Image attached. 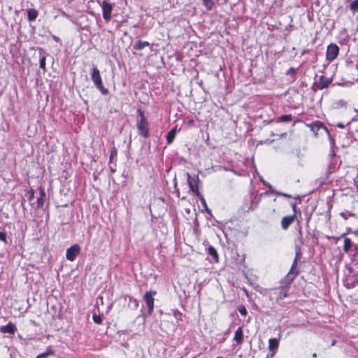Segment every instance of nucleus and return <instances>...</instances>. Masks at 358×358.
Returning <instances> with one entry per match:
<instances>
[{"mask_svg":"<svg viewBox=\"0 0 358 358\" xmlns=\"http://www.w3.org/2000/svg\"><path fill=\"white\" fill-rule=\"evenodd\" d=\"M137 113L138 117L137 119L136 127L138 134L144 138H148L150 134L148 122L141 109H138Z\"/></svg>","mask_w":358,"mask_h":358,"instance_id":"f257e3e1","label":"nucleus"},{"mask_svg":"<svg viewBox=\"0 0 358 358\" xmlns=\"http://www.w3.org/2000/svg\"><path fill=\"white\" fill-rule=\"evenodd\" d=\"M91 79L94 83L96 87L101 92V94L106 95L109 93V91L106 88L102 83V79L100 75V71L96 66H93L91 73Z\"/></svg>","mask_w":358,"mask_h":358,"instance_id":"f03ea898","label":"nucleus"},{"mask_svg":"<svg viewBox=\"0 0 358 358\" xmlns=\"http://www.w3.org/2000/svg\"><path fill=\"white\" fill-rule=\"evenodd\" d=\"M299 272L296 268V260L293 262L292 267L289 271V273L285 276L281 280L280 284L282 287H286L289 289V286L295 279V278L298 275Z\"/></svg>","mask_w":358,"mask_h":358,"instance_id":"7ed1b4c3","label":"nucleus"},{"mask_svg":"<svg viewBox=\"0 0 358 358\" xmlns=\"http://www.w3.org/2000/svg\"><path fill=\"white\" fill-rule=\"evenodd\" d=\"M157 294L156 291L150 290L146 292L143 296L145 302L148 306V314L151 315L154 310V296Z\"/></svg>","mask_w":358,"mask_h":358,"instance_id":"20e7f679","label":"nucleus"},{"mask_svg":"<svg viewBox=\"0 0 358 358\" xmlns=\"http://www.w3.org/2000/svg\"><path fill=\"white\" fill-rule=\"evenodd\" d=\"M308 127L310 129V131H313L315 136H317L319 135V131L320 130H322L328 134L329 138L332 139L329 130L325 126H324V124L321 122L316 121L315 122L308 124Z\"/></svg>","mask_w":358,"mask_h":358,"instance_id":"39448f33","label":"nucleus"},{"mask_svg":"<svg viewBox=\"0 0 358 358\" xmlns=\"http://www.w3.org/2000/svg\"><path fill=\"white\" fill-rule=\"evenodd\" d=\"M349 275H347L344 285L348 289L353 288L358 285V276L353 273L352 269L348 268Z\"/></svg>","mask_w":358,"mask_h":358,"instance_id":"423d86ee","label":"nucleus"},{"mask_svg":"<svg viewBox=\"0 0 358 358\" xmlns=\"http://www.w3.org/2000/svg\"><path fill=\"white\" fill-rule=\"evenodd\" d=\"M102 11H103V17L104 20L108 22L111 19V13L113 10V5L109 3L106 0H103L101 3Z\"/></svg>","mask_w":358,"mask_h":358,"instance_id":"0eeeda50","label":"nucleus"},{"mask_svg":"<svg viewBox=\"0 0 358 358\" xmlns=\"http://www.w3.org/2000/svg\"><path fill=\"white\" fill-rule=\"evenodd\" d=\"M338 52L339 48L336 44L331 43L330 45H329L326 53L327 60L331 62L334 59H335L338 55Z\"/></svg>","mask_w":358,"mask_h":358,"instance_id":"6e6552de","label":"nucleus"},{"mask_svg":"<svg viewBox=\"0 0 358 358\" xmlns=\"http://www.w3.org/2000/svg\"><path fill=\"white\" fill-rule=\"evenodd\" d=\"M186 175L187 178V183L190 189L197 196L200 194L198 188V183L199 181L198 176L192 177L189 173H187Z\"/></svg>","mask_w":358,"mask_h":358,"instance_id":"1a4fd4ad","label":"nucleus"},{"mask_svg":"<svg viewBox=\"0 0 358 358\" xmlns=\"http://www.w3.org/2000/svg\"><path fill=\"white\" fill-rule=\"evenodd\" d=\"M80 247L78 244H74L66 250V259L71 262L75 260L76 257L79 255Z\"/></svg>","mask_w":358,"mask_h":358,"instance_id":"9d476101","label":"nucleus"},{"mask_svg":"<svg viewBox=\"0 0 358 358\" xmlns=\"http://www.w3.org/2000/svg\"><path fill=\"white\" fill-rule=\"evenodd\" d=\"M272 291L274 294L277 295L276 301L279 302L282 299L288 296L289 289L286 287L280 286V287L273 289Z\"/></svg>","mask_w":358,"mask_h":358,"instance_id":"9b49d317","label":"nucleus"},{"mask_svg":"<svg viewBox=\"0 0 358 358\" xmlns=\"http://www.w3.org/2000/svg\"><path fill=\"white\" fill-rule=\"evenodd\" d=\"M332 83L331 78H327L324 76H321L319 79V82L317 84V88L320 90L327 88L329 85Z\"/></svg>","mask_w":358,"mask_h":358,"instance_id":"f8f14e48","label":"nucleus"},{"mask_svg":"<svg viewBox=\"0 0 358 358\" xmlns=\"http://www.w3.org/2000/svg\"><path fill=\"white\" fill-rule=\"evenodd\" d=\"M16 331V326L10 322H8L6 325L0 327V332L2 334H15Z\"/></svg>","mask_w":358,"mask_h":358,"instance_id":"ddd939ff","label":"nucleus"},{"mask_svg":"<svg viewBox=\"0 0 358 358\" xmlns=\"http://www.w3.org/2000/svg\"><path fill=\"white\" fill-rule=\"evenodd\" d=\"M296 215L285 216L281 220V227L284 230H287L289 226L294 222Z\"/></svg>","mask_w":358,"mask_h":358,"instance_id":"4468645a","label":"nucleus"},{"mask_svg":"<svg viewBox=\"0 0 358 358\" xmlns=\"http://www.w3.org/2000/svg\"><path fill=\"white\" fill-rule=\"evenodd\" d=\"M279 347V341L276 338H270L268 340V349L273 352L271 356H273Z\"/></svg>","mask_w":358,"mask_h":358,"instance_id":"2eb2a0df","label":"nucleus"},{"mask_svg":"<svg viewBox=\"0 0 358 358\" xmlns=\"http://www.w3.org/2000/svg\"><path fill=\"white\" fill-rule=\"evenodd\" d=\"M234 340L236 341L237 345H241L243 342V332L242 327H238L235 333L234 336Z\"/></svg>","mask_w":358,"mask_h":358,"instance_id":"dca6fc26","label":"nucleus"},{"mask_svg":"<svg viewBox=\"0 0 358 358\" xmlns=\"http://www.w3.org/2000/svg\"><path fill=\"white\" fill-rule=\"evenodd\" d=\"M39 194H40V196L37 199V207L43 208V206L44 205L45 196H46L45 190L43 187L40 188Z\"/></svg>","mask_w":358,"mask_h":358,"instance_id":"f3484780","label":"nucleus"},{"mask_svg":"<svg viewBox=\"0 0 358 358\" xmlns=\"http://www.w3.org/2000/svg\"><path fill=\"white\" fill-rule=\"evenodd\" d=\"M177 134V128L176 127L173 128L171 130H170L168 134H166V143L168 145H170L173 143L176 136Z\"/></svg>","mask_w":358,"mask_h":358,"instance_id":"a211bd4d","label":"nucleus"},{"mask_svg":"<svg viewBox=\"0 0 358 358\" xmlns=\"http://www.w3.org/2000/svg\"><path fill=\"white\" fill-rule=\"evenodd\" d=\"M207 252H208V254L210 256H211L215 262H218L219 256L217 252V250H215V248L213 246L209 245L207 248Z\"/></svg>","mask_w":358,"mask_h":358,"instance_id":"6ab92c4d","label":"nucleus"},{"mask_svg":"<svg viewBox=\"0 0 358 358\" xmlns=\"http://www.w3.org/2000/svg\"><path fill=\"white\" fill-rule=\"evenodd\" d=\"M150 45L148 41H138L134 45L133 48L136 50H141Z\"/></svg>","mask_w":358,"mask_h":358,"instance_id":"aec40b11","label":"nucleus"},{"mask_svg":"<svg viewBox=\"0 0 358 358\" xmlns=\"http://www.w3.org/2000/svg\"><path fill=\"white\" fill-rule=\"evenodd\" d=\"M354 244L352 241L349 238H345L344 239V245H343V251L345 253H348L350 250L354 247Z\"/></svg>","mask_w":358,"mask_h":358,"instance_id":"412c9836","label":"nucleus"},{"mask_svg":"<svg viewBox=\"0 0 358 358\" xmlns=\"http://www.w3.org/2000/svg\"><path fill=\"white\" fill-rule=\"evenodd\" d=\"M38 11L36 9H29L27 10V18L30 22L34 21L38 16Z\"/></svg>","mask_w":358,"mask_h":358,"instance_id":"4be33fe9","label":"nucleus"},{"mask_svg":"<svg viewBox=\"0 0 358 358\" xmlns=\"http://www.w3.org/2000/svg\"><path fill=\"white\" fill-rule=\"evenodd\" d=\"M292 119H293V117L291 114L283 115H281V116L278 117V118H276L275 122H289L292 120Z\"/></svg>","mask_w":358,"mask_h":358,"instance_id":"5701e85b","label":"nucleus"},{"mask_svg":"<svg viewBox=\"0 0 358 358\" xmlns=\"http://www.w3.org/2000/svg\"><path fill=\"white\" fill-rule=\"evenodd\" d=\"M117 150L115 147H113L110 152V157H109L110 164H113V161L114 159L117 158Z\"/></svg>","mask_w":358,"mask_h":358,"instance_id":"b1692460","label":"nucleus"},{"mask_svg":"<svg viewBox=\"0 0 358 358\" xmlns=\"http://www.w3.org/2000/svg\"><path fill=\"white\" fill-rule=\"evenodd\" d=\"M350 9L353 12H358V0H355L350 5Z\"/></svg>","mask_w":358,"mask_h":358,"instance_id":"393cba45","label":"nucleus"},{"mask_svg":"<svg viewBox=\"0 0 358 358\" xmlns=\"http://www.w3.org/2000/svg\"><path fill=\"white\" fill-rule=\"evenodd\" d=\"M197 196L199 197L202 206L206 208L207 212H210V210L208 208V206H207V204H206V200H205L203 196L200 193L199 194L197 195Z\"/></svg>","mask_w":358,"mask_h":358,"instance_id":"a878e982","label":"nucleus"},{"mask_svg":"<svg viewBox=\"0 0 358 358\" xmlns=\"http://www.w3.org/2000/svg\"><path fill=\"white\" fill-rule=\"evenodd\" d=\"M203 5L206 6L207 10H210L212 9L213 6V2L212 0H202Z\"/></svg>","mask_w":358,"mask_h":358,"instance_id":"bb28decb","label":"nucleus"},{"mask_svg":"<svg viewBox=\"0 0 358 358\" xmlns=\"http://www.w3.org/2000/svg\"><path fill=\"white\" fill-rule=\"evenodd\" d=\"M39 64L40 68L42 69L43 71H45V56L41 55L40 59H39Z\"/></svg>","mask_w":358,"mask_h":358,"instance_id":"cd10ccee","label":"nucleus"},{"mask_svg":"<svg viewBox=\"0 0 358 358\" xmlns=\"http://www.w3.org/2000/svg\"><path fill=\"white\" fill-rule=\"evenodd\" d=\"M93 321L98 324H101L102 322V318L100 315H96L95 313L93 314L92 316Z\"/></svg>","mask_w":358,"mask_h":358,"instance_id":"c85d7f7f","label":"nucleus"},{"mask_svg":"<svg viewBox=\"0 0 358 358\" xmlns=\"http://www.w3.org/2000/svg\"><path fill=\"white\" fill-rule=\"evenodd\" d=\"M238 310L239 311L240 314L243 316H245L248 314V310L243 305L240 306L238 308Z\"/></svg>","mask_w":358,"mask_h":358,"instance_id":"c756f323","label":"nucleus"},{"mask_svg":"<svg viewBox=\"0 0 358 358\" xmlns=\"http://www.w3.org/2000/svg\"><path fill=\"white\" fill-rule=\"evenodd\" d=\"M52 354H53V352H52V351L51 350H48L45 352H43V353L39 354L38 355H37L36 358H45L48 356H49L50 355H52Z\"/></svg>","mask_w":358,"mask_h":358,"instance_id":"7c9ffc66","label":"nucleus"},{"mask_svg":"<svg viewBox=\"0 0 358 358\" xmlns=\"http://www.w3.org/2000/svg\"><path fill=\"white\" fill-rule=\"evenodd\" d=\"M296 73V69H294V67H290L287 71L286 75H292V76H294Z\"/></svg>","mask_w":358,"mask_h":358,"instance_id":"2f4dec72","label":"nucleus"},{"mask_svg":"<svg viewBox=\"0 0 358 358\" xmlns=\"http://www.w3.org/2000/svg\"><path fill=\"white\" fill-rule=\"evenodd\" d=\"M0 241L7 243L6 233L4 231H0Z\"/></svg>","mask_w":358,"mask_h":358,"instance_id":"473e14b6","label":"nucleus"},{"mask_svg":"<svg viewBox=\"0 0 358 358\" xmlns=\"http://www.w3.org/2000/svg\"><path fill=\"white\" fill-rule=\"evenodd\" d=\"M129 301L133 303L134 308H137V307L138 306V300H136V299L130 296L129 297Z\"/></svg>","mask_w":358,"mask_h":358,"instance_id":"72a5a7b5","label":"nucleus"},{"mask_svg":"<svg viewBox=\"0 0 358 358\" xmlns=\"http://www.w3.org/2000/svg\"><path fill=\"white\" fill-rule=\"evenodd\" d=\"M266 185L268 187V189H269V190H270V192H271V193L275 194H276V195H277V192H278V191L275 190V189L273 187V186H272L271 185H270V184H266Z\"/></svg>","mask_w":358,"mask_h":358,"instance_id":"f704fd0d","label":"nucleus"},{"mask_svg":"<svg viewBox=\"0 0 358 358\" xmlns=\"http://www.w3.org/2000/svg\"><path fill=\"white\" fill-rule=\"evenodd\" d=\"M277 195L278 196H285V197H287V198H292V196L291 194H287V193H283V192H277Z\"/></svg>","mask_w":358,"mask_h":358,"instance_id":"c9c22d12","label":"nucleus"},{"mask_svg":"<svg viewBox=\"0 0 358 358\" xmlns=\"http://www.w3.org/2000/svg\"><path fill=\"white\" fill-rule=\"evenodd\" d=\"M301 254L300 250H299V249H298V250H296V257H295V258H294V261H295V260H296V265L297 264V260H298V259H299V258H300V257H301Z\"/></svg>","mask_w":358,"mask_h":358,"instance_id":"e433bc0d","label":"nucleus"},{"mask_svg":"<svg viewBox=\"0 0 358 358\" xmlns=\"http://www.w3.org/2000/svg\"><path fill=\"white\" fill-rule=\"evenodd\" d=\"M354 254H353V256H356L358 255V245H354Z\"/></svg>","mask_w":358,"mask_h":358,"instance_id":"4c0bfd02","label":"nucleus"},{"mask_svg":"<svg viewBox=\"0 0 358 358\" xmlns=\"http://www.w3.org/2000/svg\"><path fill=\"white\" fill-rule=\"evenodd\" d=\"M110 169L112 173L115 172V171H116V164H114L113 165L110 166Z\"/></svg>","mask_w":358,"mask_h":358,"instance_id":"58836bf2","label":"nucleus"},{"mask_svg":"<svg viewBox=\"0 0 358 358\" xmlns=\"http://www.w3.org/2000/svg\"><path fill=\"white\" fill-rule=\"evenodd\" d=\"M291 206H292V208L293 210H294V212H296V203H291Z\"/></svg>","mask_w":358,"mask_h":358,"instance_id":"ea45409f","label":"nucleus"},{"mask_svg":"<svg viewBox=\"0 0 358 358\" xmlns=\"http://www.w3.org/2000/svg\"><path fill=\"white\" fill-rule=\"evenodd\" d=\"M337 127H339V128H342L343 129V128L345 127V125L343 123L339 122V123L337 124Z\"/></svg>","mask_w":358,"mask_h":358,"instance_id":"a19ab883","label":"nucleus"},{"mask_svg":"<svg viewBox=\"0 0 358 358\" xmlns=\"http://www.w3.org/2000/svg\"><path fill=\"white\" fill-rule=\"evenodd\" d=\"M194 121L193 120H189L187 122L188 124H194Z\"/></svg>","mask_w":358,"mask_h":358,"instance_id":"79ce46f5","label":"nucleus"},{"mask_svg":"<svg viewBox=\"0 0 358 358\" xmlns=\"http://www.w3.org/2000/svg\"><path fill=\"white\" fill-rule=\"evenodd\" d=\"M341 215L345 219V220H347L348 217H346V215H345V213H341Z\"/></svg>","mask_w":358,"mask_h":358,"instance_id":"37998d69","label":"nucleus"},{"mask_svg":"<svg viewBox=\"0 0 358 358\" xmlns=\"http://www.w3.org/2000/svg\"><path fill=\"white\" fill-rule=\"evenodd\" d=\"M54 39L56 41H59V38L57 36H54Z\"/></svg>","mask_w":358,"mask_h":358,"instance_id":"c03bdc74","label":"nucleus"},{"mask_svg":"<svg viewBox=\"0 0 358 358\" xmlns=\"http://www.w3.org/2000/svg\"><path fill=\"white\" fill-rule=\"evenodd\" d=\"M62 16H65V17H66V16H67V15L66 14V13H65V12H63V13H62Z\"/></svg>","mask_w":358,"mask_h":358,"instance_id":"a18cd8bd","label":"nucleus"},{"mask_svg":"<svg viewBox=\"0 0 358 358\" xmlns=\"http://www.w3.org/2000/svg\"><path fill=\"white\" fill-rule=\"evenodd\" d=\"M336 343V341H333L332 343H331V345H334Z\"/></svg>","mask_w":358,"mask_h":358,"instance_id":"49530a36","label":"nucleus"},{"mask_svg":"<svg viewBox=\"0 0 358 358\" xmlns=\"http://www.w3.org/2000/svg\"><path fill=\"white\" fill-rule=\"evenodd\" d=\"M345 235H346V233L343 234L341 235V237H342V238H343V237H345Z\"/></svg>","mask_w":358,"mask_h":358,"instance_id":"de8ad7c7","label":"nucleus"},{"mask_svg":"<svg viewBox=\"0 0 358 358\" xmlns=\"http://www.w3.org/2000/svg\"><path fill=\"white\" fill-rule=\"evenodd\" d=\"M273 356L271 355V357H269L268 355L266 357L268 358H272Z\"/></svg>","mask_w":358,"mask_h":358,"instance_id":"09e8293b","label":"nucleus"},{"mask_svg":"<svg viewBox=\"0 0 358 358\" xmlns=\"http://www.w3.org/2000/svg\"><path fill=\"white\" fill-rule=\"evenodd\" d=\"M358 234V231L355 232V234Z\"/></svg>","mask_w":358,"mask_h":358,"instance_id":"8fccbe9b","label":"nucleus"},{"mask_svg":"<svg viewBox=\"0 0 358 358\" xmlns=\"http://www.w3.org/2000/svg\"><path fill=\"white\" fill-rule=\"evenodd\" d=\"M217 358H222V357H217Z\"/></svg>","mask_w":358,"mask_h":358,"instance_id":"3c124183","label":"nucleus"},{"mask_svg":"<svg viewBox=\"0 0 358 358\" xmlns=\"http://www.w3.org/2000/svg\"><path fill=\"white\" fill-rule=\"evenodd\" d=\"M266 358H268V357H266Z\"/></svg>","mask_w":358,"mask_h":358,"instance_id":"603ef678","label":"nucleus"}]
</instances>
